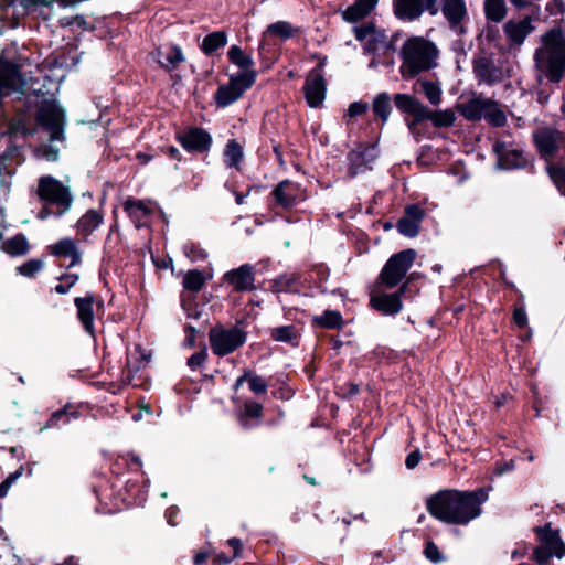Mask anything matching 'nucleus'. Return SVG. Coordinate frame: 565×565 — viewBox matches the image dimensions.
I'll use <instances>...</instances> for the list:
<instances>
[{
  "instance_id": "nucleus-51",
  "label": "nucleus",
  "mask_w": 565,
  "mask_h": 565,
  "mask_svg": "<svg viewBox=\"0 0 565 565\" xmlns=\"http://www.w3.org/2000/svg\"><path fill=\"white\" fill-rule=\"evenodd\" d=\"M263 407L256 402H246L244 405V414L248 417L259 418Z\"/></svg>"
},
{
  "instance_id": "nucleus-31",
  "label": "nucleus",
  "mask_w": 565,
  "mask_h": 565,
  "mask_svg": "<svg viewBox=\"0 0 565 565\" xmlns=\"http://www.w3.org/2000/svg\"><path fill=\"white\" fill-rule=\"evenodd\" d=\"M103 222V215L95 210L87 211L77 222L78 232L87 236L95 231Z\"/></svg>"
},
{
  "instance_id": "nucleus-29",
  "label": "nucleus",
  "mask_w": 565,
  "mask_h": 565,
  "mask_svg": "<svg viewBox=\"0 0 565 565\" xmlns=\"http://www.w3.org/2000/svg\"><path fill=\"white\" fill-rule=\"evenodd\" d=\"M1 249L11 256H23L30 250V244L22 234L3 239Z\"/></svg>"
},
{
  "instance_id": "nucleus-39",
  "label": "nucleus",
  "mask_w": 565,
  "mask_h": 565,
  "mask_svg": "<svg viewBox=\"0 0 565 565\" xmlns=\"http://www.w3.org/2000/svg\"><path fill=\"white\" fill-rule=\"evenodd\" d=\"M418 84L420 85L422 92L431 105L437 106L440 104L441 89L437 84L425 79L418 81Z\"/></svg>"
},
{
  "instance_id": "nucleus-33",
  "label": "nucleus",
  "mask_w": 565,
  "mask_h": 565,
  "mask_svg": "<svg viewBox=\"0 0 565 565\" xmlns=\"http://www.w3.org/2000/svg\"><path fill=\"white\" fill-rule=\"evenodd\" d=\"M228 60L237 65L242 71L239 73H246L247 71H255L253 68L254 62L249 55H246L243 50L237 46L233 45L228 50Z\"/></svg>"
},
{
  "instance_id": "nucleus-35",
  "label": "nucleus",
  "mask_w": 565,
  "mask_h": 565,
  "mask_svg": "<svg viewBox=\"0 0 565 565\" xmlns=\"http://www.w3.org/2000/svg\"><path fill=\"white\" fill-rule=\"evenodd\" d=\"M227 42L226 33L216 31L207 34L202 43V50L205 54H212L217 49L224 46Z\"/></svg>"
},
{
  "instance_id": "nucleus-12",
  "label": "nucleus",
  "mask_w": 565,
  "mask_h": 565,
  "mask_svg": "<svg viewBox=\"0 0 565 565\" xmlns=\"http://www.w3.org/2000/svg\"><path fill=\"white\" fill-rule=\"evenodd\" d=\"M532 18L526 15L523 19L508 20L502 29L510 49H519L525 42L526 38L534 31Z\"/></svg>"
},
{
  "instance_id": "nucleus-34",
  "label": "nucleus",
  "mask_w": 565,
  "mask_h": 565,
  "mask_svg": "<svg viewBox=\"0 0 565 565\" xmlns=\"http://www.w3.org/2000/svg\"><path fill=\"white\" fill-rule=\"evenodd\" d=\"M124 207L129 216L138 224L143 217L151 213V210L145 204L143 201L127 200Z\"/></svg>"
},
{
  "instance_id": "nucleus-44",
  "label": "nucleus",
  "mask_w": 565,
  "mask_h": 565,
  "mask_svg": "<svg viewBox=\"0 0 565 565\" xmlns=\"http://www.w3.org/2000/svg\"><path fill=\"white\" fill-rule=\"evenodd\" d=\"M369 14L362 10L358 4L353 3L349 6L344 11H342V18L344 21L349 23H355L364 18H366Z\"/></svg>"
},
{
  "instance_id": "nucleus-19",
  "label": "nucleus",
  "mask_w": 565,
  "mask_h": 565,
  "mask_svg": "<svg viewBox=\"0 0 565 565\" xmlns=\"http://www.w3.org/2000/svg\"><path fill=\"white\" fill-rule=\"evenodd\" d=\"M278 205L287 209L303 200V193L297 183L289 180L280 182L273 191Z\"/></svg>"
},
{
  "instance_id": "nucleus-21",
  "label": "nucleus",
  "mask_w": 565,
  "mask_h": 565,
  "mask_svg": "<svg viewBox=\"0 0 565 565\" xmlns=\"http://www.w3.org/2000/svg\"><path fill=\"white\" fill-rule=\"evenodd\" d=\"M441 13L454 30L461 29L468 18L465 0H441Z\"/></svg>"
},
{
  "instance_id": "nucleus-15",
  "label": "nucleus",
  "mask_w": 565,
  "mask_h": 565,
  "mask_svg": "<svg viewBox=\"0 0 565 565\" xmlns=\"http://www.w3.org/2000/svg\"><path fill=\"white\" fill-rule=\"evenodd\" d=\"M493 150L498 154L499 164L503 169L519 168L526 163V159L520 149L513 148L509 142L498 140Z\"/></svg>"
},
{
  "instance_id": "nucleus-22",
  "label": "nucleus",
  "mask_w": 565,
  "mask_h": 565,
  "mask_svg": "<svg viewBox=\"0 0 565 565\" xmlns=\"http://www.w3.org/2000/svg\"><path fill=\"white\" fill-rule=\"evenodd\" d=\"M224 279L234 287L236 291H247L255 289L254 268L249 265H243L225 274Z\"/></svg>"
},
{
  "instance_id": "nucleus-1",
  "label": "nucleus",
  "mask_w": 565,
  "mask_h": 565,
  "mask_svg": "<svg viewBox=\"0 0 565 565\" xmlns=\"http://www.w3.org/2000/svg\"><path fill=\"white\" fill-rule=\"evenodd\" d=\"M486 499L483 490L461 492L445 490L427 501L429 513L441 522L467 524L481 514V503Z\"/></svg>"
},
{
  "instance_id": "nucleus-59",
  "label": "nucleus",
  "mask_w": 565,
  "mask_h": 565,
  "mask_svg": "<svg viewBox=\"0 0 565 565\" xmlns=\"http://www.w3.org/2000/svg\"><path fill=\"white\" fill-rule=\"evenodd\" d=\"M377 1L379 0H355L354 3L358 4V7L364 10L367 14H370L376 7Z\"/></svg>"
},
{
  "instance_id": "nucleus-49",
  "label": "nucleus",
  "mask_w": 565,
  "mask_h": 565,
  "mask_svg": "<svg viewBox=\"0 0 565 565\" xmlns=\"http://www.w3.org/2000/svg\"><path fill=\"white\" fill-rule=\"evenodd\" d=\"M23 468L20 467L17 471L13 473H10L9 477L0 484V498H3L10 486L22 475Z\"/></svg>"
},
{
  "instance_id": "nucleus-54",
  "label": "nucleus",
  "mask_w": 565,
  "mask_h": 565,
  "mask_svg": "<svg viewBox=\"0 0 565 565\" xmlns=\"http://www.w3.org/2000/svg\"><path fill=\"white\" fill-rule=\"evenodd\" d=\"M60 422L68 423L70 422V414L65 409L56 411L52 414L50 419V425H57Z\"/></svg>"
},
{
  "instance_id": "nucleus-58",
  "label": "nucleus",
  "mask_w": 565,
  "mask_h": 565,
  "mask_svg": "<svg viewBox=\"0 0 565 565\" xmlns=\"http://www.w3.org/2000/svg\"><path fill=\"white\" fill-rule=\"evenodd\" d=\"M377 1L379 0H355L354 3L358 4V7L364 10L367 14H370L376 7Z\"/></svg>"
},
{
  "instance_id": "nucleus-30",
  "label": "nucleus",
  "mask_w": 565,
  "mask_h": 565,
  "mask_svg": "<svg viewBox=\"0 0 565 565\" xmlns=\"http://www.w3.org/2000/svg\"><path fill=\"white\" fill-rule=\"evenodd\" d=\"M51 252L61 257H71L72 264H75L79 260L81 254L76 247V244L71 238H64L52 245Z\"/></svg>"
},
{
  "instance_id": "nucleus-53",
  "label": "nucleus",
  "mask_w": 565,
  "mask_h": 565,
  "mask_svg": "<svg viewBox=\"0 0 565 565\" xmlns=\"http://www.w3.org/2000/svg\"><path fill=\"white\" fill-rule=\"evenodd\" d=\"M369 109V105L364 102H355L352 103L348 108V116L355 117L359 115H363Z\"/></svg>"
},
{
  "instance_id": "nucleus-2",
  "label": "nucleus",
  "mask_w": 565,
  "mask_h": 565,
  "mask_svg": "<svg viewBox=\"0 0 565 565\" xmlns=\"http://www.w3.org/2000/svg\"><path fill=\"white\" fill-rule=\"evenodd\" d=\"M65 110L55 98L38 102V153L45 160L54 162L66 141Z\"/></svg>"
},
{
  "instance_id": "nucleus-42",
  "label": "nucleus",
  "mask_w": 565,
  "mask_h": 565,
  "mask_svg": "<svg viewBox=\"0 0 565 565\" xmlns=\"http://www.w3.org/2000/svg\"><path fill=\"white\" fill-rule=\"evenodd\" d=\"M488 106L484 111V118H487L494 126H502L505 122V116L502 110H500L495 103L489 100Z\"/></svg>"
},
{
  "instance_id": "nucleus-9",
  "label": "nucleus",
  "mask_w": 565,
  "mask_h": 565,
  "mask_svg": "<svg viewBox=\"0 0 565 565\" xmlns=\"http://www.w3.org/2000/svg\"><path fill=\"white\" fill-rule=\"evenodd\" d=\"M255 79L256 71H247L232 76L227 85L218 87L215 96L216 103L222 107L233 104L255 83Z\"/></svg>"
},
{
  "instance_id": "nucleus-27",
  "label": "nucleus",
  "mask_w": 565,
  "mask_h": 565,
  "mask_svg": "<svg viewBox=\"0 0 565 565\" xmlns=\"http://www.w3.org/2000/svg\"><path fill=\"white\" fill-rule=\"evenodd\" d=\"M488 99L475 98L458 106L459 113L468 120H479L484 116Z\"/></svg>"
},
{
  "instance_id": "nucleus-38",
  "label": "nucleus",
  "mask_w": 565,
  "mask_h": 565,
  "mask_svg": "<svg viewBox=\"0 0 565 565\" xmlns=\"http://www.w3.org/2000/svg\"><path fill=\"white\" fill-rule=\"evenodd\" d=\"M182 284L186 290H190L192 292H198L203 288V286L205 284V278H204L202 271L193 269V270H189L184 275Z\"/></svg>"
},
{
  "instance_id": "nucleus-28",
  "label": "nucleus",
  "mask_w": 565,
  "mask_h": 565,
  "mask_svg": "<svg viewBox=\"0 0 565 565\" xmlns=\"http://www.w3.org/2000/svg\"><path fill=\"white\" fill-rule=\"evenodd\" d=\"M483 11L487 20L500 23L508 14V7L505 0H484Z\"/></svg>"
},
{
  "instance_id": "nucleus-25",
  "label": "nucleus",
  "mask_w": 565,
  "mask_h": 565,
  "mask_svg": "<svg viewBox=\"0 0 565 565\" xmlns=\"http://www.w3.org/2000/svg\"><path fill=\"white\" fill-rule=\"evenodd\" d=\"M157 62L168 72H172L184 62V55L179 46H171L166 52L157 50L152 53Z\"/></svg>"
},
{
  "instance_id": "nucleus-56",
  "label": "nucleus",
  "mask_w": 565,
  "mask_h": 565,
  "mask_svg": "<svg viewBox=\"0 0 565 565\" xmlns=\"http://www.w3.org/2000/svg\"><path fill=\"white\" fill-rule=\"evenodd\" d=\"M419 460H420L419 450H414L406 457L405 465L408 469H414L419 463Z\"/></svg>"
},
{
  "instance_id": "nucleus-61",
  "label": "nucleus",
  "mask_w": 565,
  "mask_h": 565,
  "mask_svg": "<svg viewBox=\"0 0 565 565\" xmlns=\"http://www.w3.org/2000/svg\"><path fill=\"white\" fill-rule=\"evenodd\" d=\"M207 558H209V554L206 552H199L194 556V564L202 565L207 561Z\"/></svg>"
},
{
  "instance_id": "nucleus-13",
  "label": "nucleus",
  "mask_w": 565,
  "mask_h": 565,
  "mask_svg": "<svg viewBox=\"0 0 565 565\" xmlns=\"http://www.w3.org/2000/svg\"><path fill=\"white\" fill-rule=\"evenodd\" d=\"M356 40L364 43V50L375 53L386 47L387 36L384 30L376 29L374 24L367 23L354 29Z\"/></svg>"
},
{
  "instance_id": "nucleus-60",
  "label": "nucleus",
  "mask_w": 565,
  "mask_h": 565,
  "mask_svg": "<svg viewBox=\"0 0 565 565\" xmlns=\"http://www.w3.org/2000/svg\"><path fill=\"white\" fill-rule=\"evenodd\" d=\"M227 544L234 550L233 558H236L239 555V552L242 550L241 540L233 537L227 541Z\"/></svg>"
},
{
  "instance_id": "nucleus-6",
  "label": "nucleus",
  "mask_w": 565,
  "mask_h": 565,
  "mask_svg": "<svg viewBox=\"0 0 565 565\" xmlns=\"http://www.w3.org/2000/svg\"><path fill=\"white\" fill-rule=\"evenodd\" d=\"M415 257L414 249H405L391 256L379 276V282L387 288L397 286L413 265Z\"/></svg>"
},
{
  "instance_id": "nucleus-24",
  "label": "nucleus",
  "mask_w": 565,
  "mask_h": 565,
  "mask_svg": "<svg viewBox=\"0 0 565 565\" xmlns=\"http://www.w3.org/2000/svg\"><path fill=\"white\" fill-rule=\"evenodd\" d=\"M75 306L77 308V317L89 334H94V298L93 296H86L83 298L75 299Z\"/></svg>"
},
{
  "instance_id": "nucleus-52",
  "label": "nucleus",
  "mask_w": 565,
  "mask_h": 565,
  "mask_svg": "<svg viewBox=\"0 0 565 565\" xmlns=\"http://www.w3.org/2000/svg\"><path fill=\"white\" fill-rule=\"evenodd\" d=\"M424 554L434 563L440 562L443 558L438 547L433 542L426 544Z\"/></svg>"
},
{
  "instance_id": "nucleus-23",
  "label": "nucleus",
  "mask_w": 565,
  "mask_h": 565,
  "mask_svg": "<svg viewBox=\"0 0 565 565\" xmlns=\"http://www.w3.org/2000/svg\"><path fill=\"white\" fill-rule=\"evenodd\" d=\"M181 145L189 151L203 152L211 145V136L200 128H192L178 136Z\"/></svg>"
},
{
  "instance_id": "nucleus-5",
  "label": "nucleus",
  "mask_w": 565,
  "mask_h": 565,
  "mask_svg": "<svg viewBox=\"0 0 565 565\" xmlns=\"http://www.w3.org/2000/svg\"><path fill=\"white\" fill-rule=\"evenodd\" d=\"M437 51L435 46L423 38L408 39L402 49L403 65L401 67L404 77H414L420 72L434 66Z\"/></svg>"
},
{
  "instance_id": "nucleus-8",
  "label": "nucleus",
  "mask_w": 565,
  "mask_h": 565,
  "mask_svg": "<svg viewBox=\"0 0 565 565\" xmlns=\"http://www.w3.org/2000/svg\"><path fill=\"white\" fill-rule=\"evenodd\" d=\"M209 338L214 354L223 356L244 344L246 332L236 327L230 329L216 327L210 330Z\"/></svg>"
},
{
  "instance_id": "nucleus-16",
  "label": "nucleus",
  "mask_w": 565,
  "mask_h": 565,
  "mask_svg": "<svg viewBox=\"0 0 565 565\" xmlns=\"http://www.w3.org/2000/svg\"><path fill=\"white\" fill-rule=\"evenodd\" d=\"M303 90L310 107H318L322 104L326 95V82L320 72L313 70L309 73Z\"/></svg>"
},
{
  "instance_id": "nucleus-26",
  "label": "nucleus",
  "mask_w": 565,
  "mask_h": 565,
  "mask_svg": "<svg viewBox=\"0 0 565 565\" xmlns=\"http://www.w3.org/2000/svg\"><path fill=\"white\" fill-rule=\"evenodd\" d=\"M473 70L476 76L488 84L501 81V72L486 57L477 60Z\"/></svg>"
},
{
  "instance_id": "nucleus-18",
  "label": "nucleus",
  "mask_w": 565,
  "mask_h": 565,
  "mask_svg": "<svg viewBox=\"0 0 565 565\" xmlns=\"http://www.w3.org/2000/svg\"><path fill=\"white\" fill-rule=\"evenodd\" d=\"M424 216L425 211L420 206L416 204L407 206L403 217L397 222L398 232L405 236L415 237Z\"/></svg>"
},
{
  "instance_id": "nucleus-10",
  "label": "nucleus",
  "mask_w": 565,
  "mask_h": 565,
  "mask_svg": "<svg viewBox=\"0 0 565 565\" xmlns=\"http://www.w3.org/2000/svg\"><path fill=\"white\" fill-rule=\"evenodd\" d=\"M393 102L401 113L412 116L411 119H406V126L412 135H417V126L424 120H429V108L408 94H396Z\"/></svg>"
},
{
  "instance_id": "nucleus-46",
  "label": "nucleus",
  "mask_w": 565,
  "mask_h": 565,
  "mask_svg": "<svg viewBox=\"0 0 565 565\" xmlns=\"http://www.w3.org/2000/svg\"><path fill=\"white\" fill-rule=\"evenodd\" d=\"M294 281H295V277L294 276H287V275L280 276V277H278L277 279L274 280V282H273V290L275 292L286 291L287 289H289L291 287Z\"/></svg>"
},
{
  "instance_id": "nucleus-48",
  "label": "nucleus",
  "mask_w": 565,
  "mask_h": 565,
  "mask_svg": "<svg viewBox=\"0 0 565 565\" xmlns=\"http://www.w3.org/2000/svg\"><path fill=\"white\" fill-rule=\"evenodd\" d=\"M17 274L32 278L35 275V260L30 259L15 268Z\"/></svg>"
},
{
  "instance_id": "nucleus-50",
  "label": "nucleus",
  "mask_w": 565,
  "mask_h": 565,
  "mask_svg": "<svg viewBox=\"0 0 565 565\" xmlns=\"http://www.w3.org/2000/svg\"><path fill=\"white\" fill-rule=\"evenodd\" d=\"M206 356H207V352H206V348L204 347V348H202V350L200 352H198L189 358L188 365L191 369L200 367L205 362Z\"/></svg>"
},
{
  "instance_id": "nucleus-20",
  "label": "nucleus",
  "mask_w": 565,
  "mask_h": 565,
  "mask_svg": "<svg viewBox=\"0 0 565 565\" xmlns=\"http://www.w3.org/2000/svg\"><path fill=\"white\" fill-rule=\"evenodd\" d=\"M24 85L25 81L17 66L10 64L0 66V97L22 90Z\"/></svg>"
},
{
  "instance_id": "nucleus-4",
  "label": "nucleus",
  "mask_w": 565,
  "mask_h": 565,
  "mask_svg": "<svg viewBox=\"0 0 565 565\" xmlns=\"http://www.w3.org/2000/svg\"><path fill=\"white\" fill-rule=\"evenodd\" d=\"M38 196L43 202L38 211V218L60 217L73 204V195L67 185L53 177H42L38 182Z\"/></svg>"
},
{
  "instance_id": "nucleus-57",
  "label": "nucleus",
  "mask_w": 565,
  "mask_h": 565,
  "mask_svg": "<svg viewBox=\"0 0 565 565\" xmlns=\"http://www.w3.org/2000/svg\"><path fill=\"white\" fill-rule=\"evenodd\" d=\"M513 320L519 327H524L527 321V317L524 309L516 308L513 312Z\"/></svg>"
},
{
  "instance_id": "nucleus-14",
  "label": "nucleus",
  "mask_w": 565,
  "mask_h": 565,
  "mask_svg": "<svg viewBox=\"0 0 565 565\" xmlns=\"http://www.w3.org/2000/svg\"><path fill=\"white\" fill-rule=\"evenodd\" d=\"M534 141L540 153L550 158L557 152L559 146L564 142V136L561 131L546 127L535 131Z\"/></svg>"
},
{
  "instance_id": "nucleus-55",
  "label": "nucleus",
  "mask_w": 565,
  "mask_h": 565,
  "mask_svg": "<svg viewBox=\"0 0 565 565\" xmlns=\"http://www.w3.org/2000/svg\"><path fill=\"white\" fill-rule=\"evenodd\" d=\"M64 282H60L58 285H56L55 287V290L58 292V294H66L68 288L71 286L74 285V282L76 281V278L73 277V276H68V277H65L63 279Z\"/></svg>"
},
{
  "instance_id": "nucleus-36",
  "label": "nucleus",
  "mask_w": 565,
  "mask_h": 565,
  "mask_svg": "<svg viewBox=\"0 0 565 565\" xmlns=\"http://www.w3.org/2000/svg\"><path fill=\"white\" fill-rule=\"evenodd\" d=\"M429 120L436 128L451 127L455 124L456 115L452 109L430 110Z\"/></svg>"
},
{
  "instance_id": "nucleus-7",
  "label": "nucleus",
  "mask_w": 565,
  "mask_h": 565,
  "mask_svg": "<svg viewBox=\"0 0 565 565\" xmlns=\"http://www.w3.org/2000/svg\"><path fill=\"white\" fill-rule=\"evenodd\" d=\"M535 531L540 540V545L533 552V558L536 563L544 565L552 556L562 557L565 555V545L557 530H552L550 524H546Z\"/></svg>"
},
{
  "instance_id": "nucleus-37",
  "label": "nucleus",
  "mask_w": 565,
  "mask_h": 565,
  "mask_svg": "<svg viewBox=\"0 0 565 565\" xmlns=\"http://www.w3.org/2000/svg\"><path fill=\"white\" fill-rule=\"evenodd\" d=\"M267 35L277 36L282 40L289 39L294 35V28L287 21H278L267 26L263 36L266 38Z\"/></svg>"
},
{
  "instance_id": "nucleus-64",
  "label": "nucleus",
  "mask_w": 565,
  "mask_h": 565,
  "mask_svg": "<svg viewBox=\"0 0 565 565\" xmlns=\"http://www.w3.org/2000/svg\"><path fill=\"white\" fill-rule=\"evenodd\" d=\"M486 36L488 40H494L497 36H499V30L497 28H488Z\"/></svg>"
},
{
  "instance_id": "nucleus-17",
  "label": "nucleus",
  "mask_w": 565,
  "mask_h": 565,
  "mask_svg": "<svg viewBox=\"0 0 565 565\" xmlns=\"http://www.w3.org/2000/svg\"><path fill=\"white\" fill-rule=\"evenodd\" d=\"M407 289V282L403 284L394 294H384L371 297V306L383 315H395L402 310L401 297Z\"/></svg>"
},
{
  "instance_id": "nucleus-3",
  "label": "nucleus",
  "mask_w": 565,
  "mask_h": 565,
  "mask_svg": "<svg viewBox=\"0 0 565 565\" xmlns=\"http://www.w3.org/2000/svg\"><path fill=\"white\" fill-rule=\"evenodd\" d=\"M534 64L541 76L558 83L565 74V34L554 28L541 35L540 44L534 51Z\"/></svg>"
},
{
  "instance_id": "nucleus-32",
  "label": "nucleus",
  "mask_w": 565,
  "mask_h": 565,
  "mask_svg": "<svg viewBox=\"0 0 565 565\" xmlns=\"http://www.w3.org/2000/svg\"><path fill=\"white\" fill-rule=\"evenodd\" d=\"M372 109L376 117L386 122L392 111L390 95L387 93L377 94L373 99Z\"/></svg>"
},
{
  "instance_id": "nucleus-40",
  "label": "nucleus",
  "mask_w": 565,
  "mask_h": 565,
  "mask_svg": "<svg viewBox=\"0 0 565 565\" xmlns=\"http://www.w3.org/2000/svg\"><path fill=\"white\" fill-rule=\"evenodd\" d=\"M225 162L228 167H237L243 158V149L236 140H230L224 152Z\"/></svg>"
},
{
  "instance_id": "nucleus-43",
  "label": "nucleus",
  "mask_w": 565,
  "mask_h": 565,
  "mask_svg": "<svg viewBox=\"0 0 565 565\" xmlns=\"http://www.w3.org/2000/svg\"><path fill=\"white\" fill-rule=\"evenodd\" d=\"M316 322L323 328H338L342 322V317L338 311L329 310L316 318Z\"/></svg>"
},
{
  "instance_id": "nucleus-45",
  "label": "nucleus",
  "mask_w": 565,
  "mask_h": 565,
  "mask_svg": "<svg viewBox=\"0 0 565 565\" xmlns=\"http://www.w3.org/2000/svg\"><path fill=\"white\" fill-rule=\"evenodd\" d=\"M553 182L562 190H565V168L551 166L547 168Z\"/></svg>"
},
{
  "instance_id": "nucleus-41",
  "label": "nucleus",
  "mask_w": 565,
  "mask_h": 565,
  "mask_svg": "<svg viewBox=\"0 0 565 565\" xmlns=\"http://www.w3.org/2000/svg\"><path fill=\"white\" fill-rule=\"evenodd\" d=\"M270 335L275 341L292 343L298 338L294 326H284L271 329Z\"/></svg>"
},
{
  "instance_id": "nucleus-11",
  "label": "nucleus",
  "mask_w": 565,
  "mask_h": 565,
  "mask_svg": "<svg viewBox=\"0 0 565 565\" xmlns=\"http://www.w3.org/2000/svg\"><path fill=\"white\" fill-rule=\"evenodd\" d=\"M394 14L403 21L417 20L424 12L438 13L437 0H393Z\"/></svg>"
},
{
  "instance_id": "nucleus-47",
  "label": "nucleus",
  "mask_w": 565,
  "mask_h": 565,
  "mask_svg": "<svg viewBox=\"0 0 565 565\" xmlns=\"http://www.w3.org/2000/svg\"><path fill=\"white\" fill-rule=\"evenodd\" d=\"M249 387L256 394H264L267 391L266 382L258 375H249Z\"/></svg>"
},
{
  "instance_id": "nucleus-62",
  "label": "nucleus",
  "mask_w": 565,
  "mask_h": 565,
  "mask_svg": "<svg viewBox=\"0 0 565 565\" xmlns=\"http://www.w3.org/2000/svg\"><path fill=\"white\" fill-rule=\"evenodd\" d=\"M249 375H250V372L249 371H245L244 374L236 380V382L234 384V390L237 391L242 386V384L246 380H248Z\"/></svg>"
},
{
  "instance_id": "nucleus-63",
  "label": "nucleus",
  "mask_w": 565,
  "mask_h": 565,
  "mask_svg": "<svg viewBox=\"0 0 565 565\" xmlns=\"http://www.w3.org/2000/svg\"><path fill=\"white\" fill-rule=\"evenodd\" d=\"M510 2L516 9H524L530 4L529 0H510Z\"/></svg>"
}]
</instances>
